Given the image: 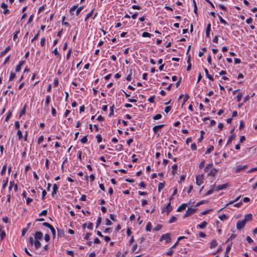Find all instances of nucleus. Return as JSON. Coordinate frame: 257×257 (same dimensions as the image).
Instances as JSON below:
<instances>
[{
  "label": "nucleus",
  "mask_w": 257,
  "mask_h": 257,
  "mask_svg": "<svg viewBox=\"0 0 257 257\" xmlns=\"http://www.w3.org/2000/svg\"><path fill=\"white\" fill-rule=\"evenodd\" d=\"M161 117H162V115L161 114H157L153 117V119L154 120H158V119H160Z\"/></svg>",
  "instance_id": "35"
},
{
  "label": "nucleus",
  "mask_w": 257,
  "mask_h": 257,
  "mask_svg": "<svg viewBox=\"0 0 257 257\" xmlns=\"http://www.w3.org/2000/svg\"><path fill=\"white\" fill-rule=\"evenodd\" d=\"M171 109V107L170 106H167L165 107V111L166 113H168Z\"/></svg>",
  "instance_id": "56"
},
{
  "label": "nucleus",
  "mask_w": 257,
  "mask_h": 257,
  "mask_svg": "<svg viewBox=\"0 0 257 257\" xmlns=\"http://www.w3.org/2000/svg\"><path fill=\"white\" fill-rule=\"evenodd\" d=\"M173 250L171 248H170L169 251H168L166 253V254L167 255H172L173 254Z\"/></svg>",
  "instance_id": "62"
},
{
  "label": "nucleus",
  "mask_w": 257,
  "mask_h": 257,
  "mask_svg": "<svg viewBox=\"0 0 257 257\" xmlns=\"http://www.w3.org/2000/svg\"><path fill=\"white\" fill-rule=\"evenodd\" d=\"M162 228V225L160 224H158L157 226L155 228L154 230L158 231L159 230Z\"/></svg>",
  "instance_id": "60"
},
{
  "label": "nucleus",
  "mask_w": 257,
  "mask_h": 257,
  "mask_svg": "<svg viewBox=\"0 0 257 257\" xmlns=\"http://www.w3.org/2000/svg\"><path fill=\"white\" fill-rule=\"evenodd\" d=\"M210 30H211V24H208L207 25V28H206V37H209Z\"/></svg>",
  "instance_id": "14"
},
{
  "label": "nucleus",
  "mask_w": 257,
  "mask_h": 257,
  "mask_svg": "<svg viewBox=\"0 0 257 257\" xmlns=\"http://www.w3.org/2000/svg\"><path fill=\"white\" fill-rule=\"evenodd\" d=\"M15 183L14 181H11L10 183V186H9V190H11L12 187L14 186Z\"/></svg>",
  "instance_id": "57"
},
{
  "label": "nucleus",
  "mask_w": 257,
  "mask_h": 257,
  "mask_svg": "<svg viewBox=\"0 0 257 257\" xmlns=\"http://www.w3.org/2000/svg\"><path fill=\"white\" fill-rule=\"evenodd\" d=\"M101 222V218L100 217H98L96 222V227L99 226Z\"/></svg>",
  "instance_id": "53"
},
{
  "label": "nucleus",
  "mask_w": 257,
  "mask_h": 257,
  "mask_svg": "<svg viewBox=\"0 0 257 257\" xmlns=\"http://www.w3.org/2000/svg\"><path fill=\"white\" fill-rule=\"evenodd\" d=\"M132 70H131L130 71V74L127 76L126 79L127 81H131L132 79Z\"/></svg>",
  "instance_id": "52"
},
{
  "label": "nucleus",
  "mask_w": 257,
  "mask_h": 257,
  "mask_svg": "<svg viewBox=\"0 0 257 257\" xmlns=\"http://www.w3.org/2000/svg\"><path fill=\"white\" fill-rule=\"evenodd\" d=\"M17 135L19 136V140H21L22 138V132L20 130L18 131Z\"/></svg>",
  "instance_id": "50"
},
{
  "label": "nucleus",
  "mask_w": 257,
  "mask_h": 257,
  "mask_svg": "<svg viewBox=\"0 0 257 257\" xmlns=\"http://www.w3.org/2000/svg\"><path fill=\"white\" fill-rule=\"evenodd\" d=\"M43 234L40 231H37L35 233V237L36 240L41 239L42 238Z\"/></svg>",
  "instance_id": "11"
},
{
  "label": "nucleus",
  "mask_w": 257,
  "mask_h": 257,
  "mask_svg": "<svg viewBox=\"0 0 257 257\" xmlns=\"http://www.w3.org/2000/svg\"><path fill=\"white\" fill-rule=\"evenodd\" d=\"M43 225H44V226H46L49 228L52 226V225L48 223V222H44L43 223Z\"/></svg>",
  "instance_id": "58"
},
{
  "label": "nucleus",
  "mask_w": 257,
  "mask_h": 257,
  "mask_svg": "<svg viewBox=\"0 0 257 257\" xmlns=\"http://www.w3.org/2000/svg\"><path fill=\"white\" fill-rule=\"evenodd\" d=\"M247 168V165H238L236 167V170L235 171V173H239L241 171H244L245 169H246Z\"/></svg>",
  "instance_id": "6"
},
{
  "label": "nucleus",
  "mask_w": 257,
  "mask_h": 257,
  "mask_svg": "<svg viewBox=\"0 0 257 257\" xmlns=\"http://www.w3.org/2000/svg\"><path fill=\"white\" fill-rule=\"evenodd\" d=\"M164 125V124H161L158 125H155L153 127V131L154 133H156L158 131L161 130L163 127Z\"/></svg>",
  "instance_id": "8"
},
{
  "label": "nucleus",
  "mask_w": 257,
  "mask_h": 257,
  "mask_svg": "<svg viewBox=\"0 0 257 257\" xmlns=\"http://www.w3.org/2000/svg\"><path fill=\"white\" fill-rule=\"evenodd\" d=\"M200 134H201V136H200V138L198 139V141L199 142H201L202 140H203V135L204 134V132L203 131H201L200 132Z\"/></svg>",
  "instance_id": "37"
},
{
  "label": "nucleus",
  "mask_w": 257,
  "mask_h": 257,
  "mask_svg": "<svg viewBox=\"0 0 257 257\" xmlns=\"http://www.w3.org/2000/svg\"><path fill=\"white\" fill-rule=\"evenodd\" d=\"M206 225H207V222L204 221L203 222H202L201 224L198 225V227L199 228L203 229V228H205Z\"/></svg>",
  "instance_id": "19"
},
{
  "label": "nucleus",
  "mask_w": 257,
  "mask_h": 257,
  "mask_svg": "<svg viewBox=\"0 0 257 257\" xmlns=\"http://www.w3.org/2000/svg\"><path fill=\"white\" fill-rule=\"evenodd\" d=\"M242 97V93H239L237 95V97H236V98H237V101L239 102L240 101L241 98Z\"/></svg>",
  "instance_id": "38"
},
{
  "label": "nucleus",
  "mask_w": 257,
  "mask_h": 257,
  "mask_svg": "<svg viewBox=\"0 0 257 257\" xmlns=\"http://www.w3.org/2000/svg\"><path fill=\"white\" fill-rule=\"evenodd\" d=\"M45 39L44 38H43L41 39V45L42 46H44L45 45Z\"/></svg>",
  "instance_id": "61"
},
{
  "label": "nucleus",
  "mask_w": 257,
  "mask_h": 257,
  "mask_svg": "<svg viewBox=\"0 0 257 257\" xmlns=\"http://www.w3.org/2000/svg\"><path fill=\"white\" fill-rule=\"evenodd\" d=\"M87 137L86 136H84L81 139V142L82 143V144H85L87 142Z\"/></svg>",
  "instance_id": "42"
},
{
  "label": "nucleus",
  "mask_w": 257,
  "mask_h": 257,
  "mask_svg": "<svg viewBox=\"0 0 257 257\" xmlns=\"http://www.w3.org/2000/svg\"><path fill=\"white\" fill-rule=\"evenodd\" d=\"M213 147L211 146L210 148H208L206 150V154H209L213 150Z\"/></svg>",
  "instance_id": "49"
},
{
  "label": "nucleus",
  "mask_w": 257,
  "mask_h": 257,
  "mask_svg": "<svg viewBox=\"0 0 257 257\" xmlns=\"http://www.w3.org/2000/svg\"><path fill=\"white\" fill-rule=\"evenodd\" d=\"M172 173L173 175H175V174L176 173V171H177V164H174L173 166H172Z\"/></svg>",
  "instance_id": "24"
},
{
  "label": "nucleus",
  "mask_w": 257,
  "mask_h": 257,
  "mask_svg": "<svg viewBox=\"0 0 257 257\" xmlns=\"http://www.w3.org/2000/svg\"><path fill=\"white\" fill-rule=\"evenodd\" d=\"M47 210H44L39 214V216H45L47 215Z\"/></svg>",
  "instance_id": "45"
},
{
  "label": "nucleus",
  "mask_w": 257,
  "mask_h": 257,
  "mask_svg": "<svg viewBox=\"0 0 257 257\" xmlns=\"http://www.w3.org/2000/svg\"><path fill=\"white\" fill-rule=\"evenodd\" d=\"M204 175H198L196 177V183L197 185L200 186L203 182Z\"/></svg>",
  "instance_id": "2"
},
{
  "label": "nucleus",
  "mask_w": 257,
  "mask_h": 257,
  "mask_svg": "<svg viewBox=\"0 0 257 257\" xmlns=\"http://www.w3.org/2000/svg\"><path fill=\"white\" fill-rule=\"evenodd\" d=\"M83 8V7L82 6V7H80L79 8H78L76 11V15H78L79 14V13H80V12L82 10Z\"/></svg>",
  "instance_id": "40"
},
{
  "label": "nucleus",
  "mask_w": 257,
  "mask_h": 257,
  "mask_svg": "<svg viewBox=\"0 0 257 257\" xmlns=\"http://www.w3.org/2000/svg\"><path fill=\"white\" fill-rule=\"evenodd\" d=\"M217 245V243L216 242V240L215 239H213L210 242V248H212L216 246Z\"/></svg>",
  "instance_id": "18"
},
{
  "label": "nucleus",
  "mask_w": 257,
  "mask_h": 257,
  "mask_svg": "<svg viewBox=\"0 0 257 257\" xmlns=\"http://www.w3.org/2000/svg\"><path fill=\"white\" fill-rule=\"evenodd\" d=\"M189 98V96L188 94H186L184 99V102L183 105L185 103V102Z\"/></svg>",
  "instance_id": "59"
},
{
  "label": "nucleus",
  "mask_w": 257,
  "mask_h": 257,
  "mask_svg": "<svg viewBox=\"0 0 257 257\" xmlns=\"http://www.w3.org/2000/svg\"><path fill=\"white\" fill-rule=\"evenodd\" d=\"M98 143H100L102 141V138L100 135H98L96 137Z\"/></svg>",
  "instance_id": "48"
},
{
  "label": "nucleus",
  "mask_w": 257,
  "mask_h": 257,
  "mask_svg": "<svg viewBox=\"0 0 257 257\" xmlns=\"http://www.w3.org/2000/svg\"><path fill=\"white\" fill-rule=\"evenodd\" d=\"M196 210L195 208H189L187 209L186 212L184 216V218L187 217L189 216H190L192 214H193Z\"/></svg>",
  "instance_id": "4"
},
{
  "label": "nucleus",
  "mask_w": 257,
  "mask_h": 257,
  "mask_svg": "<svg viewBox=\"0 0 257 257\" xmlns=\"http://www.w3.org/2000/svg\"><path fill=\"white\" fill-rule=\"evenodd\" d=\"M132 9H134V10H140L141 9V7L139 6H137V5H133L132 6Z\"/></svg>",
  "instance_id": "63"
},
{
  "label": "nucleus",
  "mask_w": 257,
  "mask_h": 257,
  "mask_svg": "<svg viewBox=\"0 0 257 257\" xmlns=\"http://www.w3.org/2000/svg\"><path fill=\"white\" fill-rule=\"evenodd\" d=\"M12 111H9L6 119H5V120L6 121H8L9 120V119L10 118V117H11L12 116Z\"/></svg>",
  "instance_id": "36"
},
{
  "label": "nucleus",
  "mask_w": 257,
  "mask_h": 257,
  "mask_svg": "<svg viewBox=\"0 0 257 257\" xmlns=\"http://www.w3.org/2000/svg\"><path fill=\"white\" fill-rule=\"evenodd\" d=\"M34 244H35V247L36 249H38V248H39L41 246V243L40 242V241H39L38 240H36L35 242H34Z\"/></svg>",
  "instance_id": "25"
},
{
  "label": "nucleus",
  "mask_w": 257,
  "mask_h": 257,
  "mask_svg": "<svg viewBox=\"0 0 257 257\" xmlns=\"http://www.w3.org/2000/svg\"><path fill=\"white\" fill-rule=\"evenodd\" d=\"M218 18L221 23L224 25H227V22L220 16L218 15Z\"/></svg>",
  "instance_id": "27"
},
{
  "label": "nucleus",
  "mask_w": 257,
  "mask_h": 257,
  "mask_svg": "<svg viewBox=\"0 0 257 257\" xmlns=\"http://www.w3.org/2000/svg\"><path fill=\"white\" fill-rule=\"evenodd\" d=\"M44 140V137L43 136H40L38 140V143L41 144Z\"/></svg>",
  "instance_id": "51"
},
{
  "label": "nucleus",
  "mask_w": 257,
  "mask_h": 257,
  "mask_svg": "<svg viewBox=\"0 0 257 257\" xmlns=\"http://www.w3.org/2000/svg\"><path fill=\"white\" fill-rule=\"evenodd\" d=\"M176 220H177V218L175 216H173L171 217V218H170L169 222L170 223H172L175 222Z\"/></svg>",
  "instance_id": "32"
},
{
  "label": "nucleus",
  "mask_w": 257,
  "mask_h": 257,
  "mask_svg": "<svg viewBox=\"0 0 257 257\" xmlns=\"http://www.w3.org/2000/svg\"><path fill=\"white\" fill-rule=\"evenodd\" d=\"M58 190V186L56 184H54L53 187V191L52 193V196H54V194L57 193V191Z\"/></svg>",
  "instance_id": "15"
},
{
  "label": "nucleus",
  "mask_w": 257,
  "mask_h": 257,
  "mask_svg": "<svg viewBox=\"0 0 257 257\" xmlns=\"http://www.w3.org/2000/svg\"><path fill=\"white\" fill-rule=\"evenodd\" d=\"M165 186V182H163V183H160L159 184V185H158V190H159V191H161V190H162L163 189V188Z\"/></svg>",
  "instance_id": "22"
},
{
  "label": "nucleus",
  "mask_w": 257,
  "mask_h": 257,
  "mask_svg": "<svg viewBox=\"0 0 257 257\" xmlns=\"http://www.w3.org/2000/svg\"><path fill=\"white\" fill-rule=\"evenodd\" d=\"M193 5H194V12L197 14V5H196V2L195 1V0H193Z\"/></svg>",
  "instance_id": "31"
},
{
  "label": "nucleus",
  "mask_w": 257,
  "mask_h": 257,
  "mask_svg": "<svg viewBox=\"0 0 257 257\" xmlns=\"http://www.w3.org/2000/svg\"><path fill=\"white\" fill-rule=\"evenodd\" d=\"M93 11L92 10L91 12L89 13L87 15V16H86V18H85V21H87V20H88L90 17H91V16H92V13H93Z\"/></svg>",
  "instance_id": "44"
},
{
  "label": "nucleus",
  "mask_w": 257,
  "mask_h": 257,
  "mask_svg": "<svg viewBox=\"0 0 257 257\" xmlns=\"http://www.w3.org/2000/svg\"><path fill=\"white\" fill-rule=\"evenodd\" d=\"M204 71L207 77L211 81H213V78L209 74L208 70L206 68H205Z\"/></svg>",
  "instance_id": "17"
},
{
  "label": "nucleus",
  "mask_w": 257,
  "mask_h": 257,
  "mask_svg": "<svg viewBox=\"0 0 257 257\" xmlns=\"http://www.w3.org/2000/svg\"><path fill=\"white\" fill-rule=\"evenodd\" d=\"M50 96L48 95V96L46 97V102H45V104H46V106H48L49 103V102H50Z\"/></svg>",
  "instance_id": "47"
},
{
  "label": "nucleus",
  "mask_w": 257,
  "mask_h": 257,
  "mask_svg": "<svg viewBox=\"0 0 257 257\" xmlns=\"http://www.w3.org/2000/svg\"><path fill=\"white\" fill-rule=\"evenodd\" d=\"M3 182V184L2 187L3 189H5L8 182V178H7L6 180H4Z\"/></svg>",
  "instance_id": "34"
},
{
  "label": "nucleus",
  "mask_w": 257,
  "mask_h": 257,
  "mask_svg": "<svg viewBox=\"0 0 257 257\" xmlns=\"http://www.w3.org/2000/svg\"><path fill=\"white\" fill-rule=\"evenodd\" d=\"M240 196L236 198L234 200L230 201L228 204H227L226 205V206H227L229 204H231L233 203L234 202L237 201L239 200V199L240 198Z\"/></svg>",
  "instance_id": "30"
},
{
  "label": "nucleus",
  "mask_w": 257,
  "mask_h": 257,
  "mask_svg": "<svg viewBox=\"0 0 257 257\" xmlns=\"http://www.w3.org/2000/svg\"><path fill=\"white\" fill-rule=\"evenodd\" d=\"M245 224H246V222H245V220H241L238 221L236 224L237 229L238 230L242 229L245 226Z\"/></svg>",
  "instance_id": "5"
},
{
  "label": "nucleus",
  "mask_w": 257,
  "mask_h": 257,
  "mask_svg": "<svg viewBox=\"0 0 257 257\" xmlns=\"http://www.w3.org/2000/svg\"><path fill=\"white\" fill-rule=\"evenodd\" d=\"M50 229H51V232H52V234H53V236H54V237H55V234H56V231H55V230L54 228L52 226L50 228Z\"/></svg>",
  "instance_id": "54"
},
{
  "label": "nucleus",
  "mask_w": 257,
  "mask_h": 257,
  "mask_svg": "<svg viewBox=\"0 0 257 257\" xmlns=\"http://www.w3.org/2000/svg\"><path fill=\"white\" fill-rule=\"evenodd\" d=\"M151 228H152V224H151V222H148L147 223L146 227V230L148 231H151Z\"/></svg>",
  "instance_id": "23"
},
{
  "label": "nucleus",
  "mask_w": 257,
  "mask_h": 257,
  "mask_svg": "<svg viewBox=\"0 0 257 257\" xmlns=\"http://www.w3.org/2000/svg\"><path fill=\"white\" fill-rule=\"evenodd\" d=\"M172 210L171 206V202H170L165 207H163L162 210V212H167V214Z\"/></svg>",
  "instance_id": "3"
},
{
  "label": "nucleus",
  "mask_w": 257,
  "mask_h": 257,
  "mask_svg": "<svg viewBox=\"0 0 257 257\" xmlns=\"http://www.w3.org/2000/svg\"><path fill=\"white\" fill-rule=\"evenodd\" d=\"M53 53H54L56 56H58V57H59V56H60V53H59V52L58 51V50H57V48H56L54 50V51H53Z\"/></svg>",
  "instance_id": "43"
},
{
  "label": "nucleus",
  "mask_w": 257,
  "mask_h": 257,
  "mask_svg": "<svg viewBox=\"0 0 257 257\" xmlns=\"http://www.w3.org/2000/svg\"><path fill=\"white\" fill-rule=\"evenodd\" d=\"M26 106L25 105L23 109L21 110V113H20V116L23 114H24L26 113Z\"/></svg>",
  "instance_id": "46"
},
{
  "label": "nucleus",
  "mask_w": 257,
  "mask_h": 257,
  "mask_svg": "<svg viewBox=\"0 0 257 257\" xmlns=\"http://www.w3.org/2000/svg\"><path fill=\"white\" fill-rule=\"evenodd\" d=\"M24 63V61H21L19 62V65H18L17 66L16 68V72H19L21 70V67L23 65Z\"/></svg>",
  "instance_id": "13"
},
{
  "label": "nucleus",
  "mask_w": 257,
  "mask_h": 257,
  "mask_svg": "<svg viewBox=\"0 0 257 257\" xmlns=\"http://www.w3.org/2000/svg\"><path fill=\"white\" fill-rule=\"evenodd\" d=\"M231 247V244H230L227 246V247L226 248V251L225 252V254L226 255L228 252L230 251Z\"/></svg>",
  "instance_id": "33"
},
{
  "label": "nucleus",
  "mask_w": 257,
  "mask_h": 257,
  "mask_svg": "<svg viewBox=\"0 0 257 257\" xmlns=\"http://www.w3.org/2000/svg\"><path fill=\"white\" fill-rule=\"evenodd\" d=\"M6 236L5 232L3 230V226L0 225V236L3 240Z\"/></svg>",
  "instance_id": "9"
},
{
  "label": "nucleus",
  "mask_w": 257,
  "mask_h": 257,
  "mask_svg": "<svg viewBox=\"0 0 257 257\" xmlns=\"http://www.w3.org/2000/svg\"><path fill=\"white\" fill-rule=\"evenodd\" d=\"M15 77H16V74L14 72H11V75H10V77L9 78V80L10 81L12 80L13 79H14L15 78Z\"/></svg>",
  "instance_id": "39"
},
{
  "label": "nucleus",
  "mask_w": 257,
  "mask_h": 257,
  "mask_svg": "<svg viewBox=\"0 0 257 257\" xmlns=\"http://www.w3.org/2000/svg\"><path fill=\"white\" fill-rule=\"evenodd\" d=\"M228 186V185L227 183L218 185L217 186L216 190L219 191L220 190L224 189L226 188Z\"/></svg>",
  "instance_id": "10"
},
{
  "label": "nucleus",
  "mask_w": 257,
  "mask_h": 257,
  "mask_svg": "<svg viewBox=\"0 0 257 257\" xmlns=\"http://www.w3.org/2000/svg\"><path fill=\"white\" fill-rule=\"evenodd\" d=\"M10 50V46H8L6 48L5 50L1 52V55L4 56Z\"/></svg>",
  "instance_id": "20"
},
{
  "label": "nucleus",
  "mask_w": 257,
  "mask_h": 257,
  "mask_svg": "<svg viewBox=\"0 0 257 257\" xmlns=\"http://www.w3.org/2000/svg\"><path fill=\"white\" fill-rule=\"evenodd\" d=\"M218 170L215 168L212 169L210 172L208 174V176L215 177L217 174Z\"/></svg>",
  "instance_id": "7"
},
{
  "label": "nucleus",
  "mask_w": 257,
  "mask_h": 257,
  "mask_svg": "<svg viewBox=\"0 0 257 257\" xmlns=\"http://www.w3.org/2000/svg\"><path fill=\"white\" fill-rule=\"evenodd\" d=\"M163 240H166V243H168L169 242H171V238L170 237V234L166 233L165 234H163L160 238V241H162Z\"/></svg>",
  "instance_id": "1"
},
{
  "label": "nucleus",
  "mask_w": 257,
  "mask_h": 257,
  "mask_svg": "<svg viewBox=\"0 0 257 257\" xmlns=\"http://www.w3.org/2000/svg\"><path fill=\"white\" fill-rule=\"evenodd\" d=\"M6 169H7V165L5 164L3 167V169H2V170L1 171V174L2 175H4V174H5L6 173Z\"/></svg>",
  "instance_id": "41"
},
{
  "label": "nucleus",
  "mask_w": 257,
  "mask_h": 257,
  "mask_svg": "<svg viewBox=\"0 0 257 257\" xmlns=\"http://www.w3.org/2000/svg\"><path fill=\"white\" fill-rule=\"evenodd\" d=\"M252 218V215L251 214L249 213V214L246 215L244 217V219L243 220H245V222H246L247 221L251 220Z\"/></svg>",
  "instance_id": "12"
},
{
  "label": "nucleus",
  "mask_w": 257,
  "mask_h": 257,
  "mask_svg": "<svg viewBox=\"0 0 257 257\" xmlns=\"http://www.w3.org/2000/svg\"><path fill=\"white\" fill-rule=\"evenodd\" d=\"M235 137V135H231L229 137V139L227 141V144H229L231 142V141L234 139Z\"/></svg>",
  "instance_id": "28"
},
{
  "label": "nucleus",
  "mask_w": 257,
  "mask_h": 257,
  "mask_svg": "<svg viewBox=\"0 0 257 257\" xmlns=\"http://www.w3.org/2000/svg\"><path fill=\"white\" fill-rule=\"evenodd\" d=\"M77 8V6H73L70 10V12L72 15L74 14V12L75 11L76 8Z\"/></svg>",
  "instance_id": "26"
},
{
  "label": "nucleus",
  "mask_w": 257,
  "mask_h": 257,
  "mask_svg": "<svg viewBox=\"0 0 257 257\" xmlns=\"http://www.w3.org/2000/svg\"><path fill=\"white\" fill-rule=\"evenodd\" d=\"M191 148L193 150H196L197 149V147L195 143L191 145Z\"/></svg>",
  "instance_id": "64"
},
{
  "label": "nucleus",
  "mask_w": 257,
  "mask_h": 257,
  "mask_svg": "<svg viewBox=\"0 0 257 257\" xmlns=\"http://www.w3.org/2000/svg\"><path fill=\"white\" fill-rule=\"evenodd\" d=\"M187 206V204L185 203L182 204L177 209V211L180 212L183 210H184Z\"/></svg>",
  "instance_id": "16"
},
{
  "label": "nucleus",
  "mask_w": 257,
  "mask_h": 257,
  "mask_svg": "<svg viewBox=\"0 0 257 257\" xmlns=\"http://www.w3.org/2000/svg\"><path fill=\"white\" fill-rule=\"evenodd\" d=\"M219 218L220 219V220H223L227 219V216L225 214H222L221 216H220Z\"/></svg>",
  "instance_id": "55"
},
{
  "label": "nucleus",
  "mask_w": 257,
  "mask_h": 257,
  "mask_svg": "<svg viewBox=\"0 0 257 257\" xmlns=\"http://www.w3.org/2000/svg\"><path fill=\"white\" fill-rule=\"evenodd\" d=\"M214 185L212 186H211V188L206 192L205 195H209L210 194H211L213 192V191H214Z\"/></svg>",
  "instance_id": "21"
},
{
  "label": "nucleus",
  "mask_w": 257,
  "mask_h": 257,
  "mask_svg": "<svg viewBox=\"0 0 257 257\" xmlns=\"http://www.w3.org/2000/svg\"><path fill=\"white\" fill-rule=\"evenodd\" d=\"M142 36L143 37H149L150 38L151 36V34H150L149 33H148V32H144L143 34H142Z\"/></svg>",
  "instance_id": "29"
}]
</instances>
